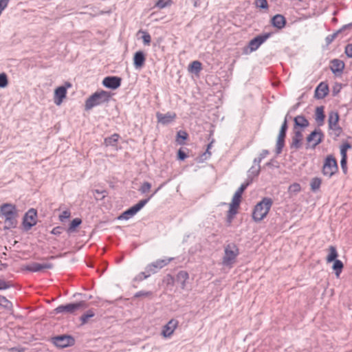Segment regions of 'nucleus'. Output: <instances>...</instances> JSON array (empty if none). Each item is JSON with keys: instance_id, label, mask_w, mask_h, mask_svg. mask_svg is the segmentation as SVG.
I'll return each mask as SVG.
<instances>
[{"instance_id": "obj_1", "label": "nucleus", "mask_w": 352, "mask_h": 352, "mask_svg": "<svg viewBox=\"0 0 352 352\" xmlns=\"http://www.w3.org/2000/svg\"><path fill=\"white\" fill-rule=\"evenodd\" d=\"M1 212L5 218V229H10L16 227L17 225V210L14 205L11 204H3L1 206Z\"/></svg>"}, {"instance_id": "obj_2", "label": "nucleus", "mask_w": 352, "mask_h": 352, "mask_svg": "<svg viewBox=\"0 0 352 352\" xmlns=\"http://www.w3.org/2000/svg\"><path fill=\"white\" fill-rule=\"evenodd\" d=\"M273 204V201L270 197H264L254 208L252 212V219L255 222H260L268 214Z\"/></svg>"}, {"instance_id": "obj_3", "label": "nucleus", "mask_w": 352, "mask_h": 352, "mask_svg": "<svg viewBox=\"0 0 352 352\" xmlns=\"http://www.w3.org/2000/svg\"><path fill=\"white\" fill-rule=\"evenodd\" d=\"M111 97V94L108 91L104 90L96 91L86 100L85 109L89 110L96 106L108 102Z\"/></svg>"}, {"instance_id": "obj_4", "label": "nucleus", "mask_w": 352, "mask_h": 352, "mask_svg": "<svg viewBox=\"0 0 352 352\" xmlns=\"http://www.w3.org/2000/svg\"><path fill=\"white\" fill-rule=\"evenodd\" d=\"M338 170L336 158L332 155H327L324 159L322 173L324 176L331 177Z\"/></svg>"}, {"instance_id": "obj_5", "label": "nucleus", "mask_w": 352, "mask_h": 352, "mask_svg": "<svg viewBox=\"0 0 352 352\" xmlns=\"http://www.w3.org/2000/svg\"><path fill=\"white\" fill-rule=\"evenodd\" d=\"M239 254V248L235 244H228L225 248V254L222 261L223 264L226 266L231 265L235 261V259Z\"/></svg>"}, {"instance_id": "obj_6", "label": "nucleus", "mask_w": 352, "mask_h": 352, "mask_svg": "<svg viewBox=\"0 0 352 352\" xmlns=\"http://www.w3.org/2000/svg\"><path fill=\"white\" fill-rule=\"evenodd\" d=\"M86 307V302L82 300L75 303H69L59 305L54 311L56 314H74L77 310L80 309H85Z\"/></svg>"}, {"instance_id": "obj_7", "label": "nucleus", "mask_w": 352, "mask_h": 352, "mask_svg": "<svg viewBox=\"0 0 352 352\" xmlns=\"http://www.w3.org/2000/svg\"><path fill=\"white\" fill-rule=\"evenodd\" d=\"M287 116L288 114H287L285 117L284 121L280 126V129L277 138L276 145V153L277 155L281 153L283 148L285 146V140L288 129Z\"/></svg>"}, {"instance_id": "obj_8", "label": "nucleus", "mask_w": 352, "mask_h": 352, "mask_svg": "<svg viewBox=\"0 0 352 352\" xmlns=\"http://www.w3.org/2000/svg\"><path fill=\"white\" fill-rule=\"evenodd\" d=\"M148 202V199H144L140 200L138 204L131 206L124 212H123L119 217L118 219L122 220H128L133 216H134L137 212H138Z\"/></svg>"}, {"instance_id": "obj_9", "label": "nucleus", "mask_w": 352, "mask_h": 352, "mask_svg": "<svg viewBox=\"0 0 352 352\" xmlns=\"http://www.w3.org/2000/svg\"><path fill=\"white\" fill-rule=\"evenodd\" d=\"M52 343L58 348L72 346L75 344V340L72 336L60 335L52 338Z\"/></svg>"}, {"instance_id": "obj_10", "label": "nucleus", "mask_w": 352, "mask_h": 352, "mask_svg": "<svg viewBox=\"0 0 352 352\" xmlns=\"http://www.w3.org/2000/svg\"><path fill=\"white\" fill-rule=\"evenodd\" d=\"M36 210L30 208L25 214L23 218V226L25 231L30 230L36 224Z\"/></svg>"}, {"instance_id": "obj_11", "label": "nucleus", "mask_w": 352, "mask_h": 352, "mask_svg": "<svg viewBox=\"0 0 352 352\" xmlns=\"http://www.w3.org/2000/svg\"><path fill=\"white\" fill-rule=\"evenodd\" d=\"M324 137V135L320 129H315L307 137V142L311 144L307 146L306 148L309 147L315 148L323 141Z\"/></svg>"}, {"instance_id": "obj_12", "label": "nucleus", "mask_w": 352, "mask_h": 352, "mask_svg": "<svg viewBox=\"0 0 352 352\" xmlns=\"http://www.w3.org/2000/svg\"><path fill=\"white\" fill-rule=\"evenodd\" d=\"M272 35L271 32L264 33L257 35L256 37L250 41L248 48L250 52L256 51L264 42L267 41Z\"/></svg>"}, {"instance_id": "obj_13", "label": "nucleus", "mask_w": 352, "mask_h": 352, "mask_svg": "<svg viewBox=\"0 0 352 352\" xmlns=\"http://www.w3.org/2000/svg\"><path fill=\"white\" fill-rule=\"evenodd\" d=\"M173 260V258L157 259V261L148 264L146 266V272H149L150 274H155L160 270H161L164 267L166 266Z\"/></svg>"}, {"instance_id": "obj_14", "label": "nucleus", "mask_w": 352, "mask_h": 352, "mask_svg": "<svg viewBox=\"0 0 352 352\" xmlns=\"http://www.w3.org/2000/svg\"><path fill=\"white\" fill-rule=\"evenodd\" d=\"M122 78L118 76H107L102 80V85L109 89H116L121 85Z\"/></svg>"}, {"instance_id": "obj_15", "label": "nucleus", "mask_w": 352, "mask_h": 352, "mask_svg": "<svg viewBox=\"0 0 352 352\" xmlns=\"http://www.w3.org/2000/svg\"><path fill=\"white\" fill-rule=\"evenodd\" d=\"M293 130L294 135L292 137V141L290 144V148L298 150L302 147L303 134L302 130Z\"/></svg>"}, {"instance_id": "obj_16", "label": "nucleus", "mask_w": 352, "mask_h": 352, "mask_svg": "<svg viewBox=\"0 0 352 352\" xmlns=\"http://www.w3.org/2000/svg\"><path fill=\"white\" fill-rule=\"evenodd\" d=\"M54 267L51 263H32L26 266V270L32 272H38L46 269H52Z\"/></svg>"}, {"instance_id": "obj_17", "label": "nucleus", "mask_w": 352, "mask_h": 352, "mask_svg": "<svg viewBox=\"0 0 352 352\" xmlns=\"http://www.w3.org/2000/svg\"><path fill=\"white\" fill-rule=\"evenodd\" d=\"M176 113L173 112H167L165 114L157 112L156 113V118L158 122L166 125L173 122L176 118Z\"/></svg>"}, {"instance_id": "obj_18", "label": "nucleus", "mask_w": 352, "mask_h": 352, "mask_svg": "<svg viewBox=\"0 0 352 352\" xmlns=\"http://www.w3.org/2000/svg\"><path fill=\"white\" fill-rule=\"evenodd\" d=\"M309 125L308 120L302 115H299L294 118V129L296 130H303Z\"/></svg>"}, {"instance_id": "obj_19", "label": "nucleus", "mask_w": 352, "mask_h": 352, "mask_svg": "<svg viewBox=\"0 0 352 352\" xmlns=\"http://www.w3.org/2000/svg\"><path fill=\"white\" fill-rule=\"evenodd\" d=\"M178 325V321L171 319L164 327L162 334L165 338H169L174 332Z\"/></svg>"}, {"instance_id": "obj_20", "label": "nucleus", "mask_w": 352, "mask_h": 352, "mask_svg": "<svg viewBox=\"0 0 352 352\" xmlns=\"http://www.w3.org/2000/svg\"><path fill=\"white\" fill-rule=\"evenodd\" d=\"M251 183L252 179H250V181H246L245 183L242 184L241 186L237 189L232 200V201L234 202V204L237 203L238 204L240 205L242 194Z\"/></svg>"}, {"instance_id": "obj_21", "label": "nucleus", "mask_w": 352, "mask_h": 352, "mask_svg": "<svg viewBox=\"0 0 352 352\" xmlns=\"http://www.w3.org/2000/svg\"><path fill=\"white\" fill-rule=\"evenodd\" d=\"M146 56L145 54L142 51H138L134 54L133 56V65L135 69L142 68L145 63Z\"/></svg>"}, {"instance_id": "obj_22", "label": "nucleus", "mask_w": 352, "mask_h": 352, "mask_svg": "<svg viewBox=\"0 0 352 352\" xmlns=\"http://www.w3.org/2000/svg\"><path fill=\"white\" fill-rule=\"evenodd\" d=\"M344 63L340 59H333L331 60V72L338 75V74H341L344 69Z\"/></svg>"}, {"instance_id": "obj_23", "label": "nucleus", "mask_w": 352, "mask_h": 352, "mask_svg": "<svg viewBox=\"0 0 352 352\" xmlns=\"http://www.w3.org/2000/svg\"><path fill=\"white\" fill-rule=\"evenodd\" d=\"M329 93V87L324 82H320L315 90V98L317 99L324 98Z\"/></svg>"}, {"instance_id": "obj_24", "label": "nucleus", "mask_w": 352, "mask_h": 352, "mask_svg": "<svg viewBox=\"0 0 352 352\" xmlns=\"http://www.w3.org/2000/svg\"><path fill=\"white\" fill-rule=\"evenodd\" d=\"M351 28H352V23H350L349 24L343 25L341 28L338 30L336 32H335L332 34L328 35L325 38V42H326L327 45H329L340 34H341L346 30L351 29Z\"/></svg>"}, {"instance_id": "obj_25", "label": "nucleus", "mask_w": 352, "mask_h": 352, "mask_svg": "<svg viewBox=\"0 0 352 352\" xmlns=\"http://www.w3.org/2000/svg\"><path fill=\"white\" fill-rule=\"evenodd\" d=\"M272 24L278 30L283 29L286 25V19L282 14H276L271 19Z\"/></svg>"}, {"instance_id": "obj_26", "label": "nucleus", "mask_w": 352, "mask_h": 352, "mask_svg": "<svg viewBox=\"0 0 352 352\" xmlns=\"http://www.w3.org/2000/svg\"><path fill=\"white\" fill-rule=\"evenodd\" d=\"M54 94L56 98L55 103L59 105L62 102L63 100L66 97V87L64 86L57 87L55 89Z\"/></svg>"}, {"instance_id": "obj_27", "label": "nucleus", "mask_w": 352, "mask_h": 352, "mask_svg": "<svg viewBox=\"0 0 352 352\" xmlns=\"http://www.w3.org/2000/svg\"><path fill=\"white\" fill-rule=\"evenodd\" d=\"M189 275L186 271H179L176 276V281L178 283H180L182 285V288H184L186 285V282L188 279Z\"/></svg>"}, {"instance_id": "obj_28", "label": "nucleus", "mask_w": 352, "mask_h": 352, "mask_svg": "<svg viewBox=\"0 0 352 352\" xmlns=\"http://www.w3.org/2000/svg\"><path fill=\"white\" fill-rule=\"evenodd\" d=\"M120 135L118 133H113L109 137H107L104 138V144L108 146H116L119 140Z\"/></svg>"}, {"instance_id": "obj_29", "label": "nucleus", "mask_w": 352, "mask_h": 352, "mask_svg": "<svg viewBox=\"0 0 352 352\" xmlns=\"http://www.w3.org/2000/svg\"><path fill=\"white\" fill-rule=\"evenodd\" d=\"M324 118L325 115L324 113L323 107H318L316 109V120L318 122L319 126L323 124Z\"/></svg>"}, {"instance_id": "obj_30", "label": "nucleus", "mask_w": 352, "mask_h": 352, "mask_svg": "<svg viewBox=\"0 0 352 352\" xmlns=\"http://www.w3.org/2000/svg\"><path fill=\"white\" fill-rule=\"evenodd\" d=\"M95 316V312L93 309H89L84 313L80 317V320L81 322L80 325H84L89 322V320Z\"/></svg>"}, {"instance_id": "obj_31", "label": "nucleus", "mask_w": 352, "mask_h": 352, "mask_svg": "<svg viewBox=\"0 0 352 352\" xmlns=\"http://www.w3.org/2000/svg\"><path fill=\"white\" fill-rule=\"evenodd\" d=\"M322 184V179L320 177H315L310 182V187L312 192H317L320 190Z\"/></svg>"}, {"instance_id": "obj_32", "label": "nucleus", "mask_w": 352, "mask_h": 352, "mask_svg": "<svg viewBox=\"0 0 352 352\" xmlns=\"http://www.w3.org/2000/svg\"><path fill=\"white\" fill-rule=\"evenodd\" d=\"M260 172H261V166L260 165H258V166H257V167H256L255 166H252L248 171L247 181H250V179H252V181L254 177L258 176Z\"/></svg>"}, {"instance_id": "obj_33", "label": "nucleus", "mask_w": 352, "mask_h": 352, "mask_svg": "<svg viewBox=\"0 0 352 352\" xmlns=\"http://www.w3.org/2000/svg\"><path fill=\"white\" fill-rule=\"evenodd\" d=\"M339 114L337 111H331L329 114L328 123L329 127H331L335 124H338Z\"/></svg>"}, {"instance_id": "obj_34", "label": "nucleus", "mask_w": 352, "mask_h": 352, "mask_svg": "<svg viewBox=\"0 0 352 352\" xmlns=\"http://www.w3.org/2000/svg\"><path fill=\"white\" fill-rule=\"evenodd\" d=\"M188 135L185 131H179L176 135V142L179 145L184 144V141L188 139Z\"/></svg>"}, {"instance_id": "obj_35", "label": "nucleus", "mask_w": 352, "mask_h": 352, "mask_svg": "<svg viewBox=\"0 0 352 352\" xmlns=\"http://www.w3.org/2000/svg\"><path fill=\"white\" fill-rule=\"evenodd\" d=\"M332 268L335 271L336 276L339 277L344 267L343 263L340 260H335Z\"/></svg>"}, {"instance_id": "obj_36", "label": "nucleus", "mask_w": 352, "mask_h": 352, "mask_svg": "<svg viewBox=\"0 0 352 352\" xmlns=\"http://www.w3.org/2000/svg\"><path fill=\"white\" fill-rule=\"evenodd\" d=\"M329 253L327 257V262L331 263L335 260H337V257L338 256L336 248L335 246L331 245L329 247Z\"/></svg>"}, {"instance_id": "obj_37", "label": "nucleus", "mask_w": 352, "mask_h": 352, "mask_svg": "<svg viewBox=\"0 0 352 352\" xmlns=\"http://www.w3.org/2000/svg\"><path fill=\"white\" fill-rule=\"evenodd\" d=\"M81 223H82V220L80 218L74 219L71 221L69 226L67 228V232L72 233V232H74L76 230V228H78Z\"/></svg>"}, {"instance_id": "obj_38", "label": "nucleus", "mask_w": 352, "mask_h": 352, "mask_svg": "<svg viewBox=\"0 0 352 352\" xmlns=\"http://www.w3.org/2000/svg\"><path fill=\"white\" fill-rule=\"evenodd\" d=\"M201 69V63L198 60H195L190 64L188 69L192 73L198 74Z\"/></svg>"}, {"instance_id": "obj_39", "label": "nucleus", "mask_w": 352, "mask_h": 352, "mask_svg": "<svg viewBox=\"0 0 352 352\" xmlns=\"http://www.w3.org/2000/svg\"><path fill=\"white\" fill-rule=\"evenodd\" d=\"M301 190V186L298 183H294L291 184L288 188V192L289 193L296 194Z\"/></svg>"}, {"instance_id": "obj_40", "label": "nucleus", "mask_w": 352, "mask_h": 352, "mask_svg": "<svg viewBox=\"0 0 352 352\" xmlns=\"http://www.w3.org/2000/svg\"><path fill=\"white\" fill-rule=\"evenodd\" d=\"M139 33L142 34V38L143 40L144 44L147 45H150V43L151 41V37L148 32L146 31L140 30Z\"/></svg>"}, {"instance_id": "obj_41", "label": "nucleus", "mask_w": 352, "mask_h": 352, "mask_svg": "<svg viewBox=\"0 0 352 352\" xmlns=\"http://www.w3.org/2000/svg\"><path fill=\"white\" fill-rule=\"evenodd\" d=\"M239 207V204L237 203L234 204V202L232 201L230 204V208L228 210V214L230 216H234L237 213V209Z\"/></svg>"}, {"instance_id": "obj_42", "label": "nucleus", "mask_w": 352, "mask_h": 352, "mask_svg": "<svg viewBox=\"0 0 352 352\" xmlns=\"http://www.w3.org/2000/svg\"><path fill=\"white\" fill-rule=\"evenodd\" d=\"M151 188V184L149 183L148 182H144L142 184L140 188H139V191L141 193L144 194V193L148 192L150 190Z\"/></svg>"}, {"instance_id": "obj_43", "label": "nucleus", "mask_w": 352, "mask_h": 352, "mask_svg": "<svg viewBox=\"0 0 352 352\" xmlns=\"http://www.w3.org/2000/svg\"><path fill=\"white\" fill-rule=\"evenodd\" d=\"M8 84V76L5 73L0 74V88H5Z\"/></svg>"}, {"instance_id": "obj_44", "label": "nucleus", "mask_w": 352, "mask_h": 352, "mask_svg": "<svg viewBox=\"0 0 352 352\" xmlns=\"http://www.w3.org/2000/svg\"><path fill=\"white\" fill-rule=\"evenodd\" d=\"M94 192V195H97L98 196H96V199L97 200L100 199V200H102L103 199L105 196H106V194H107V191L106 190H100L98 189H96L93 191Z\"/></svg>"}, {"instance_id": "obj_45", "label": "nucleus", "mask_w": 352, "mask_h": 352, "mask_svg": "<svg viewBox=\"0 0 352 352\" xmlns=\"http://www.w3.org/2000/svg\"><path fill=\"white\" fill-rule=\"evenodd\" d=\"M151 276L149 272H146V270L145 272L140 273L135 278V280L137 281H141L143 280L145 278H147Z\"/></svg>"}, {"instance_id": "obj_46", "label": "nucleus", "mask_w": 352, "mask_h": 352, "mask_svg": "<svg viewBox=\"0 0 352 352\" xmlns=\"http://www.w3.org/2000/svg\"><path fill=\"white\" fill-rule=\"evenodd\" d=\"M256 5L258 8L262 9H267L268 8V3L267 0H256Z\"/></svg>"}, {"instance_id": "obj_47", "label": "nucleus", "mask_w": 352, "mask_h": 352, "mask_svg": "<svg viewBox=\"0 0 352 352\" xmlns=\"http://www.w3.org/2000/svg\"><path fill=\"white\" fill-rule=\"evenodd\" d=\"M330 129L333 130L334 131V133L336 137L340 136L341 133L342 132V128L338 125V124H335L333 126H331V127H329Z\"/></svg>"}, {"instance_id": "obj_48", "label": "nucleus", "mask_w": 352, "mask_h": 352, "mask_svg": "<svg viewBox=\"0 0 352 352\" xmlns=\"http://www.w3.org/2000/svg\"><path fill=\"white\" fill-rule=\"evenodd\" d=\"M151 292H145V291H140L135 293L134 297L140 298V297H148L152 296Z\"/></svg>"}, {"instance_id": "obj_49", "label": "nucleus", "mask_w": 352, "mask_h": 352, "mask_svg": "<svg viewBox=\"0 0 352 352\" xmlns=\"http://www.w3.org/2000/svg\"><path fill=\"white\" fill-rule=\"evenodd\" d=\"M211 155L212 154H211L210 151H205L200 155L199 162H203L204 161L209 159Z\"/></svg>"}, {"instance_id": "obj_50", "label": "nucleus", "mask_w": 352, "mask_h": 352, "mask_svg": "<svg viewBox=\"0 0 352 352\" xmlns=\"http://www.w3.org/2000/svg\"><path fill=\"white\" fill-rule=\"evenodd\" d=\"M70 215L71 212L69 210H65L59 215V219L60 221H64L65 219H69Z\"/></svg>"}, {"instance_id": "obj_51", "label": "nucleus", "mask_w": 352, "mask_h": 352, "mask_svg": "<svg viewBox=\"0 0 352 352\" xmlns=\"http://www.w3.org/2000/svg\"><path fill=\"white\" fill-rule=\"evenodd\" d=\"M342 85L340 83H336L332 89V95L333 96H336L341 90Z\"/></svg>"}, {"instance_id": "obj_52", "label": "nucleus", "mask_w": 352, "mask_h": 352, "mask_svg": "<svg viewBox=\"0 0 352 352\" xmlns=\"http://www.w3.org/2000/svg\"><path fill=\"white\" fill-rule=\"evenodd\" d=\"M63 230L64 228L62 226H56L52 229L51 233L54 235H60Z\"/></svg>"}, {"instance_id": "obj_53", "label": "nucleus", "mask_w": 352, "mask_h": 352, "mask_svg": "<svg viewBox=\"0 0 352 352\" xmlns=\"http://www.w3.org/2000/svg\"><path fill=\"white\" fill-rule=\"evenodd\" d=\"M187 157L186 153L182 149H179L177 151V159L179 160L183 161Z\"/></svg>"}, {"instance_id": "obj_54", "label": "nucleus", "mask_w": 352, "mask_h": 352, "mask_svg": "<svg viewBox=\"0 0 352 352\" xmlns=\"http://www.w3.org/2000/svg\"><path fill=\"white\" fill-rule=\"evenodd\" d=\"M344 52L349 58H352V44H347Z\"/></svg>"}, {"instance_id": "obj_55", "label": "nucleus", "mask_w": 352, "mask_h": 352, "mask_svg": "<svg viewBox=\"0 0 352 352\" xmlns=\"http://www.w3.org/2000/svg\"><path fill=\"white\" fill-rule=\"evenodd\" d=\"M168 5V1L167 0H158L156 3V6L159 8H164Z\"/></svg>"}, {"instance_id": "obj_56", "label": "nucleus", "mask_w": 352, "mask_h": 352, "mask_svg": "<svg viewBox=\"0 0 352 352\" xmlns=\"http://www.w3.org/2000/svg\"><path fill=\"white\" fill-rule=\"evenodd\" d=\"M347 159H341L340 165L342 169V171L344 174L347 173Z\"/></svg>"}, {"instance_id": "obj_57", "label": "nucleus", "mask_w": 352, "mask_h": 352, "mask_svg": "<svg viewBox=\"0 0 352 352\" xmlns=\"http://www.w3.org/2000/svg\"><path fill=\"white\" fill-rule=\"evenodd\" d=\"M10 287V284L4 280L0 279V290L6 289Z\"/></svg>"}, {"instance_id": "obj_58", "label": "nucleus", "mask_w": 352, "mask_h": 352, "mask_svg": "<svg viewBox=\"0 0 352 352\" xmlns=\"http://www.w3.org/2000/svg\"><path fill=\"white\" fill-rule=\"evenodd\" d=\"M270 152L267 149H264L261 151V153L259 154V157L261 158V160H263L264 158H265L268 155H269Z\"/></svg>"}, {"instance_id": "obj_59", "label": "nucleus", "mask_w": 352, "mask_h": 352, "mask_svg": "<svg viewBox=\"0 0 352 352\" xmlns=\"http://www.w3.org/2000/svg\"><path fill=\"white\" fill-rule=\"evenodd\" d=\"M340 147L347 151L348 149L351 148V145L348 142H346Z\"/></svg>"}, {"instance_id": "obj_60", "label": "nucleus", "mask_w": 352, "mask_h": 352, "mask_svg": "<svg viewBox=\"0 0 352 352\" xmlns=\"http://www.w3.org/2000/svg\"><path fill=\"white\" fill-rule=\"evenodd\" d=\"M346 151L340 147L341 159H347Z\"/></svg>"}, {"instance_id": "obj_61", "label": "nucleus", "mask_w": 352, "mask_h": 352, "mask_svg": "<svg viewBox=\"0 0 352 352\" xmlns=\"http://www.w3.org/2000/svg\"><path fill=\"white\" fill-rule=\"evenodd\" d=\"M164 184H161L151 195H149L146 199H148V201L162 188Z\"/></svg>"}, {"instance_id": "obj_62", "label": "nucleus", "mask_w": 352, "mask_h": 352, "mask_svg": "<svg viewBox=\"0 0 352 352\" xmlns=\"http://www.w3.org/2000/svg\"><path fill=\"white\" fill-rule=\"evenodd\" d=\"M261 161H262L261 158L258 157L254 160L253 162L254 164H256L257 166H258V165H260V163L261 162Z\"/></svg>"}, {"instance_id": "obj_63", "label": "nucleus", "mask_w": 352, "mask_h": 352, "mask_svg": "<svg viewBox=\"0 0 352 352\" xmlns=\"http://www.w3.org/2000/svg\"><path fill=\"white\" fill-rule=\"evenodd\" d=\"M214 142V140L212 139L211 142L207 145L206 151H210V149L212 148V144Z\"/></svg>"}, {"instance_id": "obj_64", "label": "nucleus", "mask_w": 352, "mask_h": 352, "mask_svg": "<svg viewBox=\"0 0 352 352\" xmlns=\"http://www.w3.org/2000/svg\"><path fill=\"white\" fill-rule=\"evenodd\" d=\"M233 218H234V216H230V214H228V215H227V221H228V223H230L232 222Z\"/></svg>"}]
</instances>
